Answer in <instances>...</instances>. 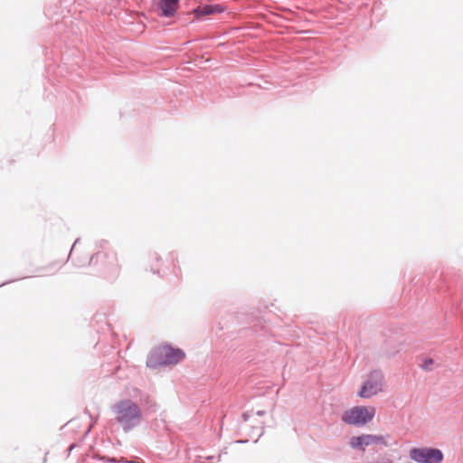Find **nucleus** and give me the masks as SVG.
I'll use <instances>...</instances> for the list:
<instances>
[{"label":"nucleus","instance_id":"f257e3e1","mask_svg":"<svg viewBox=\"0 0 463 463\" xmlns=\"http://www.w3.org/2000/svg\"><path fill=\"white\" fill-rule=\"evenodd\" d=\"M116 421L128 430L138 424L142 417L140 407L131 400H121L112 407Z\"/></svg>","mask_w":463,"mask_h":463},{"label":"nucleus","instance_id":"f03ea898","mask_svg":"<svg viewBox=\"0 0 463 463\" xmlns=\"http://www.w3.org/2000/svg\"><path fill=\"white\" fill-rule=\"evenodd\" d=\"M185 357V354L179 348L170 345H162L155 349L146 361L149 367H156L162 364H175Z\"/></svg>","mask_w":463,"mask_h":463},{"label":"nucleus","instance_id":"7ed1b4c3","mask_svg":"<svg viewBox=\"0 0 463 463\" xmlns=\"http://www.w3.org/2000/svg\"><path fill=\"white\" fill-rule=\"evenodd\" d=\"M374 415L373 406H354L343 413L342 420L348 425L361 426L372 421Z\"/></svg>","mask_w":463,"mask_h":463},{"label":"nucleus","instance_id":"20e7f679","mask_svg":"<svg viewBox=\"0 0 463 463\" xmlns=\"http://www.w3.org/2000/svg\"><path fill=\"white\" fill-rule=\"evenodd\" d=\"M384 376L379 370H373L367 374L357 395L363 399H370L383 392Z\"/></svg>","mask_w":463,"mask_h":463},{"label":"nucleus","instance_id":"39448f33","mask_svg":"<svg viewBox=\"0 0 463 463\" xmlns=\"http://www.w3.org/2000/svg\"><path fill=\"white\" fill-rule=\"evenodd\" d=\"M410 457L419 463H440L443 459L442 452L432 448L412 449Z\"/></svg>","mask_w":463,"mask_h":463},{"label":"nucleus","instance_id":"423d86ee","mask_svg":"<svg viewBox=\"0 0 463 463\" xmlns=\"http://www.w3.org/2000/svg\"><path fill=\"white\" fill-rule=\"evenodd\" d=\"M352 448L364 450L365 447L372 445H387V437L383 435L364 434L353 437L350 440Z\"/></svg>","mask_w":463,"mask_h":463},{"label":"nucleus","instance_id":"0eeeda50","mask_svg":"<svg viewBox=\"0 0 463 463\" xmlns=\"http://www.w3.org/2000/svg\"><path fill=\"white\" fill-rule=\"evenodd\" d=\"M225 11V7L222 5H200L193 11L196 19H201L203 16L214 15Z\"/></svg>","mask_w":463,"mask_h":463},{"label":"nucleus","instance_id":"6e6552de","mask_svg":"<svg viewBox=\"0 0 463 463\" xmlns=\"http://www.w3.org/2000/svg\"><path fill=\"white\" fill-rule=\"evenodd\" d=\"M179 6V0H160L161 14L166 17L173 16Z\"/></svg>","mask_w":463,"mask_h":463},{"label":"nucleus","instance_id":"1a4fd4ad","mask_svg":"<svg viewBox=\"0 0 463 463\" xmlns=\"http://www.w3.org/2000/svg\"><path fill=\"white\" fill-rule=\"evenodd\" d=\"M433 364V360L432 359H427L423 362L421 367L425 370H430L431 369V365Z\"/></svg>","mask_w":463,"mask_h":463}]
</instances>
